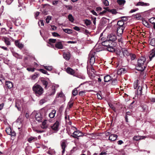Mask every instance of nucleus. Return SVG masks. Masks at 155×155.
Wrapping results in <instances>:
<instances>
[{"label": "nucleus", "mask_w": 155, "mask_h": 155, "mask_svg": "<svg viewBox=\"0 0 155 155\" xmlns=\"http://www.w3.org/2000/svg\"><path fill=\"white\" fill-rule=\"evenodd\" d=\"M146 58L144 57H142L139 58L137 61V64L136 66V69L139 71H143L146 67L145 62Z\"/></svg>", "instance_id": "1"}, {"label": "nucleus", "mask_w": 155, "mask_h": 155, "mask_svg": "<svg viewBox=\"0 0 155 155\" xmlns=\"http://www.w3.org/2000/svg\"><path fill=\"white\" fill-rule=\"evenodd\" d=\"M33 90L37 96L41 95L43 92V88L40 85L35 84L33 87Z\"/></svg>", "instance_id": "2"}, {"label": "nucleus", "mask_w": 155, "mask_h": 155, "mask_svg": "<svg viewBox=\"0 0 155 155\" xmlns=\"http://www.w3.org/2000/svg\"><path fill=\"white\" fill-rule=\"evenodd\" d=\"M117 53L121 57H122L124 56L127 57L129 56L130 53L126 48H122L121 51H117Z\"/></svg>", "instance_id": "3"}, {"label": "nucleus", "mask_w": 155, "mask_h": 155, "mask_svg": "<svg viewBox=\"0 0 155 155\" xmlns=\"http://www.w3.org/2000/svg\"><path fill=\"white\" fill-rule=\"evenodd\" d=\"M46 112L45 110H42L41 113H37L35 115L36 120L38 122L41 121L42 118L46 115Z\"/></svg>", "instance_id": "4"}, {"label": "nucleus", "mask_w": 155, "mask_h": 155, "mask_svg": "<svg viewBox=\"0 0 155 155\" xmlns=\"http://www.w3.org/2000/svg\"><path fill=\"white\" fill-rule=\"evenodd\" d=\"M95 52L94 51H91L89 55V61L91 65H92L95 62Z\"/></svg>", "instance_id": "5"}, {"label": "nucleus", "mask_w": 155, "mask_h": 155, "mask_svg": "<svg viewBox=\"0 0 155 155\" xmlns=\"http://www.w3.org/2000/svg\"><path fill=\"white\" fill-rule=\"evenodd\" d=\"M60 124V123L58 121H56V122L51 126V128L52 130L55 132H57L58 130V127Z\"/></svg>", "instance_id": "6"}, {"label": "nucleus", "mask_w": 155, "mask_h": 155, "mask_svg": "<svg viewBox=\"0 0 155 155\" xmlns=\"http://www.w3.org/2000/svg\"><path fill=\"white\" fill-rule=\"evenodd\" d=\"M124 26L121 27H118L117 29V36H120L123 32V30L124 29Z\"/></svg>", "instance_id": "7"}, {"label": "nucleus", "mask_w": 155, "mask_h": 155, "mask_svg": "<svg viewBox=\"0 0 155 155\" xmlns=\"http://www.w3.org/2000/svg\"><path fill=\"white\" fill-rule=\"evenodd\" d=\"M107 39L110 41H114L117 39L116 36L114 34H111L108 35Z\"/></svg>", "instance_id": "8"}, {"label": "nucleus", "mask_w": 155, "mask_h": 155, "mask_svg": "<svg viewBox=\"0 0 155 155\" xmlns=\"http://www.w3.org/2000/svg\"><path fill=\"white\" fill-rule=\"evenodd\" d=\"M5 131L8 134L11 135V136H15V133L14 131H12L11 128L8 127L6 129Z\"/></svg>", "instance_id": "9"}, {"label": "nucleus", "mask_w": 155, "mask_h": 155, "mask_svg": "<svg viewBox=\"0 0 155 155\" xmlns=\"http://www.w3.org/2000/svg\"><path fill=\"white\" fill-rule=\"evenodd\" d=\"M73 135L71 136L74 138H77V137H81L83 136L82 133L79 130H77L74 132L73 134Z\"/></svg>", "instance_id": "10"}, {"label": "nucleus", "mask_w": 155, "mask_h": 155, "mask_svg": "<svg viewBox=\"0 0 155 155\" xmlns=\"http://www.w3.org/2000/svg\"><path fill=\"white\" fill-rule=\"evenodd\" d=\"M49 42H48L47 45L48 46L54 48V46L53 43H54L56 42V39H50L49 40Z\"/></svg>", "instance_id": "11"}, {"label": "nucleus", "mask_w": 155, "mask_h": 155, "mask_svg": "<svg viewBox=\"0 0 155 155\" xmlns=\"http://www.w3.org/2000/svg\"><path fill=\"white\" fill-rule=\"evenodd\" d=\"M135 5L136 6H148L150 5V4L149 3H144L143 2L140 1L137 3L135 4Z\"/></svg>", "instance_id": "12"}, {"label": "nucleus", "mask_w": 155, "mask_h": 155, "mask_svg": "<svg viewBox=\"0 0 155 155\" xmlns=\"http://www.w3.org/2000/svg\"><path fill=\"white\" fill-rule=\"evenodd\" d=\"M101 44L103 46L108 47L111 45L112 43L108 39L107 40L102 42Z\"/></svg>", "instance_id": "13"}, {"label": "nucleus", "mask_w": 155, "mask_h": 155, "mask_svg": "<svg viewBox=\"0 0 155 155\" xmlns=\"http://www.w3.org/2000/svg\"><path fill=\"white\" fill-rule=\"evenodd\" d=\"M55 47L59 49H62L63 47L61 41L57 42L55 44Z\"/></svg>", "instance_id": "14"}, {"label": "nucleus", "mask_w": 155, "mask_h": 155, "mask_svg": "<svg viewBox=\"0 0 155 155\" xmlns=\"http://www.w3.org/2000/svg\"><path fill=\"white\" fill-rule=\"evenodd\" d=\"M155 56V48L153 49L150 52V54L149 56L150 60H151Z\"/></svg>", "instance_id": "15"}, {"label": "nucleus", "mask_w": 155, "mask_h": 155, "mask_svg": "<svg viewBox=\"0 0 155 155\" xmlns=\"http://www.w3.org/2000/svg\"><path fill=\"white\" fill-rule=\"evenodd\" d=\"M66 71L68 74L74 76L75 73L74 70L70 67L68 68Z\"/></svg>", "instance_id": "16"}, {"label": "nucleus", "mask_w": 155, "mask_h": 155, "mask_svg": "<svg viewBox=\"0 0 155 155\" xmlns=\"http://www.w3.org/2000/svg\"><path fill=\"white\" fill-rule=\"evenodd\" d=\"M63 56L65 59L68 60L70 58V54L69 52L64 53L63 54Z\"/></svg>", "instance_id": "17"}, {"label": "nucleus", "mask_w": 155, "mask_h": 155, "mask_svg": "<svg viewBox=\"0 0 155 155\" xmlns=\"http://www.w3.org/2000/svg\"><path fill=\"white\" fill-rule=\"evenodd\" d=\"M146 137L144 136H136L134 137L133 139L134 140L137 141L140 140L144 139Z\"/></svg>", "instance_id": "18"}, {"label": "nucleus", "mask_w": 155, "mask_h": 155, "mask_svg": "<svg viewBox=\"0 0 155 155\" xmlns=\"http://www.w3.org/2000/svg\"><path fill=\"white\" fill-rule=\"evenodd\" d=\"M61 146L62 149V154H63L65 152V149L66 147V143L65 141H63L61 143Z\"/></svg>", "instance_id": "19"}, {"label": "nucleus", "mask_w": 155, "mask_h": 155, "mask_svg": "<svg viewBox=\"0 0 155 155\" xmlns=\"http://www.w3.org/2000/svg\"><path fill=\"white\" fill-rule=\"evenodd\" d=\"M117 137V136L116 135L111 134L110 136L109 139L111 141H114L116 139Z\"/></svg>", "instance_id": "20"}, {"label": "nucleus", "mask_w": 155, "mask_h": 155, "mask_svg": "<svg viewBox=\"0 0 155 155\" xmlns=\"http://www.w3.org/2000/svg\"><path fill=\"white\" fill-rule=\"evenodd\" d=\"M47 120H44L42 123V124L41 126V127L43 129H45L47 128L48 124L47 123Z\"/></svg>", "instance_id": "21"}, {"label": "nucleus", "mask_w": 155, "mask_h": 155, "mask_svg": "<svg viewBox=\"0 0 155 155\" xmlns=\"http://www.w3.org/2000/svg\"><path fill=\"white\" fill-rule=\"evenodd\" d=\"M21 20L20 17L16 19L15 21V25L18 26L21 25Z\"/></svg>", "instance_id": "22"}, {"label": "nucleus", "mask_w": 155, "mask_h": 155, "mask_svg": "<svg viewBox=\"0 0 155 155\" xmlns=\"http://www.w3.org/2000/svg\"><path fill=\"white\" fill-rule=\"evenodd\" d=\"M56 113V111L53 110H52L49 114V116L51 118H53L54 117Z\"/></svg>", "instance_id": "23"}, {"label": "nucleus", "mask_w": 155, "mask_h": 155, "mask_svg": "<svg viewBox=\"0 0 155 155\" xmlns=\"http://www.w3.org/2000/svg\"><path fill=\"white\" fill-rule=\"evenodd\" d=\"M126 72V70L124 68H122L119 69L117 71V73L118 75H121L122 74H124Z\"/></svg>", "instance_id": "24"}, {"label": "nucleus", "mask_w": 155, "mask_h": 155, "mask_svg": "<svg viewBox=\"0 0 155 155\" xmlns=\"http://www.w3.org/2000/svg\"><path fill=\"white\" fill-rule=\"evenodd\" d=\"M111 77L109 75H107L104 77V81L105 82H108L111 80Z\"/></svg>", "instance_id": "25"}, {"label": "nucleus", "mask_w": 155, "mask_h": 155, "mask_svg": "<svg viewBox=\"0 0 155 155\" xmlns=\"http://www.w3.org/2000/svg\"><path fill=\"white\" fill-rule=\"evenodd\" d=\"M2 40L4 41L5 44L8 45H10V42L9 40V39L8 38L6 37H4L2 38Z\"/></svg>", "instance_id": "26"}, {"label": "nucleus", "mask_w": 155, "mask_h": 155, "mask_svg": "<svg viewBox=\"0 0 155 155\" xmlns=\"http://www.w3.org/2000/svg\"><path fill=\"white\" fill-rule=\"evenodd\" d=\"M142 87L140 85H139L137 89V94L138 95H140L142 93Z\"/></svg>", "instance_id": "27"}, {"label": "nucleus", "mask_w": 155, "mask_h": 155, "mask_svg": "<svg viewBox=\"0 0 155 155\" xmlns=\"http://www.w3.org/2000/svg\"><path fill=\"white\" fill-rule=\"evenodd\" d=\"M15 45L20 48H21L23 47L24 45L23 44L21 43L18 41H15Z\"/></svg>", "instance_id": "28"}, {"label": "nucleus", "mask_w": 155, "mask_h": 155, "mask_svg": "<svg viewBox=\"0 0 155 155\" xmlns=\"http://www.w3.org/2000/svg\"><path fill=\"white\" fill-rule=\"evenodd\" d=\"M5 84L9 88H11L13 86L12 83L10 81H6Z\"/></svg>", "instance_id": "29"}, {"label": "nucleus", "mask_w": 155, "mask_h": 155, "mask_svg": "<svg viewBox=\"0 0 155 155\" xmlns=\"http://www.w3.org/2000/svg\"><path fill=\"white\" fill-rule=\"evenodd\" d=\"M37 139V138L36 137H31L28 139V141L29 142L31 143L32 141H36Z\"/></svg>", "instance_id": "30"}, {"label": "nucleus", "mask_w": 155, "mask_h": 155, "mask_svg": "<svg viewBox=\"0 0 155 155\" xmlns=\"http://www.w3.org/2000/svg\"><path fill=\"white\" fill-rule=\"evenodd\" d=\"M62 30L64 31L68 34H70L72 33V30L71 29L66 28L63 29Z\"/></svg>", "instance_id": "31"}, {"label": "nucleus", "mask_w": 155, "mask_h": 155, "mask_svg": "<svg viewBox=\"0 0 155 155\" xmlns=\"http://www.w3.org/2000/svg\"><path fill=\"white\" fill-rule=\"evenodd\" d=\"M68 18L69 21L73 23L74 21V18L72 15L71 14H69L68 16Z\"/></svg>", "instance_id": "32"}, {"label": "nucleus", "mask_w": 155, "mask_h": 155, "mask_svg": "<svg viewBox=\"0 0 155 155\" xmlns=\"http://www.w3.org/2000/svg\"><path fill=\"white\" fill-rule=\"evenodd\" d=\"M124 22L122 20L119 21L117 23V25L119 26L118 27H120L124 26Z\"/></svg>", "instance_id": "33"}, {"label": "nucleus", "mask_w": 155, "mask_h": 155, "mask_svg": "<svg viewBox=\"0 0 155 155\" xmlns=\"http://www.w3.org/2000/svg\"><path fill=\"white\" fill-rule=\"evenodd\" d=\"M140 107L142 108V109L143 111H146V110L147 109V106L146 104H141Z\"/></svg>", "instance_id": "34"}, {"label": "nucleus", "mask_w": 155, "mask_h": 155, "mask_svg": "<svg viewBox=\"0 0 155 155\" xmlns=\"http://www.w3.org/2000/svg\"><path fill=\"white\" fill-rule=\"evenodd\" d=\"M150 44L151 46L155 47V38L151 39L150 41Z\"/></svg>", "instance_id": "35"}, {"label": "nucleus", "mask_w": 155, "mask_h": 155, "mask_svg": "<svg viewBox=\"0 0 155 155\" xmlns=\"http://www.w3.org/2000/svg\"><path fill=\"white\" fill-rule=\"evenodd\" d=\"M107 51L111 52H114L115 50L114 48L112 46H110H110L108 47L107 48Z\"/></svg>", "instance_id": "36"}, {"label": "nucleus", "mask_w": 155, "mask_h": 155, "mask_svg": "<svg viewBox=\"0 0 155 155\" xmlns=\"http://www.w3.org/2000/svg\"><path fill=\"white\" fill-rule=\"evenodd\" d=\"M39 76V74L37 73H35L31 77V79L32 80H35Z\"/></svg>", "instance_id": "37"}, {"label": "nucleus", "mask_w": 155, "mask_h": 155, "mask_svg": "<svg viewBox=\"0 0 155 155\" xmlns=\"http://www.w3.org/2000/svg\"><path fill=\"white\" fill-rule=\"evenodd\" d=\"M44 67L46 70L48 71H51L52 69V67L51 66H44Z\"/></svg>", "instance_id": "38"}, {"label": "nucleus", "mask_w": 155, "mask_h": 155, "mask_svg": "<svg viewBox=\"0 0 155 155\" xmlns=\"http://www.w3.org/2000/svg\"><path fill=\"white\" fill-rule=\"evenodd\" d=\"M48 153L51 155L54 154L55 153V151L53 149H51V148H49Z\"/></svg>", "instance_id": "39"}, {"label": "nucleus", "mask_w": 155, "mask_h": 155, "mask_svg": "<svg viewBox=\"0 0 155 155\" xmlns=\"http://www.w3.org/2000/svg\"><path fill=\"white\" fill-rule=\"evenodd\" d=\"M125 2L124 0H117V3L120 5H124Z\"/></svg>", "instance_id": "40"}, {"label": "nucleus", "mask_w": 155, "mask_h": 155, "mask_svg": "<svg viewBox=\"0 0 155 155\" xmlns=\"http://www.w3.org/2000/svg\"><path fill=\"white\" fill-rule=\"evenodd\" d=\"M149 20L150 22L152 24H153L155 23V18L154 17H152L150 18Z\"/></svg>", "instance_id": "41"}, {"label": "nucleus", "mask_w": 155, "mask_h": 155, "mask_svg": "<svg viewBox=\"0 0 155 155\" xmlns=\"http://www.w3.org/2000/svg\"><path fill=\"white\" fill-rule=\"evenodd\" d=\"M42 81L43 84L45 86V87L46 88L48 85V82L45 80H42Z\"/></svg>", "instance_id": "42"}, {"label": "nucleus", "mask_w": 155, "mask_h": 155, "mask_svg": "<svg viewBox=\"0 0 155 155\" xmlns=\"http://www.w3.org/2000/svg\"><path fill=\"white\" fill-rule=\"evenodd\" d=\"M138 81L137 80L134 83V88L135 89H136L137 87H138V86H139V84L138 83Z\"/></svg>", "instance_id": "43"}, {"label": "nucleus", "mask_w": 155, "mask_h": 155, "mask_svg": "<svg viewBox=\"0 0 155 155\" xmlns=\"http://www.w3.org/2000/svg\"><path fill=\"white\" fill-rule=\"evenodd\" d=\"M27 70L29 71L33 72L35 71V68H27Z\"/></svg>", "instance_id": "44"}, {"label": "nucleus", "mask_w": 155, "mask_h": 155, "mask_svg": "<svg viewBox=\"0 0 155 155\" xmlns=\"http://www.w3.org/2000/svg\"><path fill=\"white\" fill-rule=\"evenodd\" d=\"M51 17L50 16H47V18L46 19V21L47 23H49V21L51 20Z\"/></svg>", "instance_id": "45"}, {"label": "nucleus", "mask_w": 155, "mask_h": 155, "mask_svg": "<svg viewBox=\"0 0 155 155\" xmlns=\"http://www.w3.org/2000/svg\"><path fill=\"white\" fill-rule=\"evenodd\" d=\"M129 56H130V57L132 60H134L136 58V56L134 54H131L130 53Z\"/></svg>", "instance_id": "46"}, {"label": "nucleus", "mask_w": 155, "mask_h": 155, "mask_svg": "<svg viewBox=\"0 0 155 155\" xmlns=\"http://www.w3.org/2000/svg\"><path fill=\"white\" fill-rule=\"evenodd\" d=\"M38 71L41 72L43 74H48V72L46 70H45L43 69H40L38 70Z\"/></svg>", "instance_id": "47"}, {"label": "nucleus", "mask_w": 155, "mask_h": 155, "mask_svg": "<svg viewBox=\"0 0 155 155\" xmlns=\"http://www.w3.org/2000/svg\"><path fill=\"white\" fill-rule=\"evenodd\" d=\"M85 23L87 25H89L91 24V22L90 20L86 19L85 21Z\"/></svg>", "instance_id": "48"}, {"label": "nucleus", "mask_w": 155, "mask_h": 155, "mask_svg": "<svg viewBox=\"0 0 155 155\" xmlns=\"http://www.w3.org/2000/svg\"><path fill=\"white\" fill-rule=\"evenodd\" d=\"M117 81L116 78H114L112 81V84L113 85H115L117 84Z\"/></svg>", "instance_id": "49"}, {"label": "nucleus", "mask_w": 155, "mask_h": 155, "mask_svg": "<svg viewBox=\"0 0 155 155\" xmlns=\"http://www.w3.org/2000/svg\"><path fill=\"white\" fill-rule=\"evenodd\" d=\"M78 93L77 90L76 89H74L72 91V94L73 96H75L77 95Z\"/></svg>", "instance_id": "50"}, {"label": "nucleus", "mask_w": 155, "mask_h": 155, "mask_svg": "<svg viewBox=\"0 0 155 155\" xmlns=\"http://www.w3.org/2000/svg\"><path fill=\"white\" fill-rule=\"evenodd\" d=\"M5 80V78L3 76V75L1 74H0V81L3 82Z\"/></svg>", "instance_id": "51"}, {"label": "nucleus", "mask_w": 155, "mask_h": 155, "mask_svg": "<svg viewBox=\"0 0 155 155\" xmlns=\"http://www.w3.org/2000/svg\"><path fill=\"white\" fill-rule=\"evenodd\" d=\"M52 92L51 94H49V95H53L55 93V89L54 87H52Z\"/></svg>", "instance_id": "52"}, {"label": "nucleus", "mask_w": 155, "mask_h": 155, "mask_svg": "<svg viewBox=\"0 0 155 155\" xmlns=\"http://www.w3.org/2000/svg\"><path fill=\"white\" fill-rule=\"evenodd\" d=\"M117 74H116V73L114 72L111 74V77L113 76L114 77V78H116L117 77Z\"/></svg>", "instance_id": "53"}, {"label": "nucleus", "mask_w": 155, "mask_h": 155, "mask_svg": "<svg viewBox=\"0 0 155 155\" xmlns=\"http://www.w3.org/2000/svg\"><path fill=\"white\" fill-rule=\"evenodd\" d=\"M2 32L4 34H7L6 30L5 28H2L1 29Z\"/></svg>", "instance_id": "54"}, {"label": "nucleus", "mask_w": 155, "mask_h": 155, "mask_svg": "<svg viewBox=\"0 0 155 155\" xmlns=\"http://www.w3.org/2000/svg\"><path fill=\"white\" fill-rule=\"evenodd\" d=\"M46 102V101L44 99L41 100L39 101V104L41 105Z\"/></svg>", "instance_id": "55"}, {"label": "nucleus", "mask_w": 155, "mask_h": 155, "mask_svg": "<svg viewBox=\"0 0 155 155\" xmlns=\"http://www.w3.org/2000/svg\"><path fill=\"white\" fill-rule=\"evenodd\" d=\"M103 3L104 5L106 6H107L109 5V2L107 0H105L103 1Z\"/></svg>", "instance_id": "56"}, {"label": "nucleus", "mask_w": 155, "mask_h": 155, "mask_svg": "<svg viewBox=\"0 0 155 155\" xmlns=\"http://www.w3.org/2000/svg\"><path fill=\"white\" fill-rule=\"evenodd\" d=\"M108 105H109V107L111 109H112L113 110H115V108L112 104L110 103H108Z\"/></svg>", "instance_id": "57"}, {"label": "nucleus", "mask_w": 155, "mask_h": 155, "mask_svg": "<svg viewBox=\"0 0 155 155\" xmlns=\"http://www.w3.org/2000/svg\"><path fill=\"white\" fill-rule=\"evenodd\" d=\"M143 24L145 26H146L147 27H148V26H149V25L148 24V22H147V21H143Z\"/></svg>", "instance_id": "58"}, {"label": "nucleus", "mask_w": 155, "mask_h": 155, "mask_svg": "<svg viewBox=\"0 0 155 155\" xmlns=\"http://www.w3.org/2000/svg\"><path fill=\"white\" fill-rule=\"evenodd\" d=\"M50 29L52 30H55L57 29V27L54 25H51V26Z\"/></svg>", "instance_id": "59"}, {"label": "nucleus", "mask_w": 155, "mask_h": 155, "mask_svg": "<svg viewBox=\"0 0 155 155\" xmlns=\"http://www.w3.org/2000/svg\"><path fill=\"white\" fill-rule=\"evenodd\" d=\"M77 77L82 79H84L85 78V77L83 75H78Z\"/></svg>", "instance_id": "60"}, {"label": "nucleus", "mask_w": 155, "mask_h": 155, "mask_svg": "<svg viewBox=\"0 0 155 155\" xmlns=\"http://www.w3.org/2000/svg\"><path fill=\"white\" fill-rule=\"evenodd\" d=\"M111 12L113 14H115L117 13V11L115 9L110 10V12Z\"/></svg>", "instance_id": "61"}, {"label": "nucleus", "mask_w": 155, "mask_h": 155, "mask_svg": "<svg viewBox=\"0 0 155 155\" xmlns=\"http://www.w3.org/2000/svg\"><path fill=\"white\" fill-rule=\"evenodd\" d=\"M58 0L53 1L52 2V5H56L58 4Z\"/></svg>", "instance_id": "62"}, {"label": "nucleus", "mask_w": 155, "mask_h": 155, "mask_svg": "<svg viewBox=\"0 0 155 155\" xmlns=\"http://www.w3.org/2000/svg\"><path fill=\"white\" fill-rule=\"evenodd\" d=\"M65 7L68 10H71L72 8V7L71 5H66Z\"/></svg>", "instance_id": "63"}, {"label": "nucleus", "mask_w": 155, "mask_h": 155, "mask_svg": "<svg viewBox=\"0 0 155 155\" xmlns=\"http://www.w3.org/2000/svg\"><path fill=\"white\" fill-rule=\"evenodd\" d=\"M73 103L70 101L68 104V106L69 108H71L73 106Z\"/></svg>", "instance_id": "64"}]
</instances>
